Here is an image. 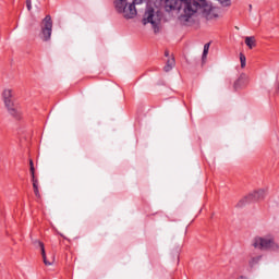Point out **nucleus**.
Returning a JSON list of instances; mask_svg holds the SVG:
<instances>
[{"label":"nucleus","instance_id":"obj_20","mask_svg":"<svg viewBox=\"0 0 279 279\" xmlns=\"http://www.w3.org/2000/svg\"><path fill=\"white\" fill-rule=\"evenodd\" d=\"M35 196L40 199V190L38 187H33Z\"/></svg>","mask_w":279,"mask_h":279},{"label":"nucleus","instance_id":"obj_6","mask_svg":"<svg viewBox=\"0 0 279 279\" xmlns=\"http://www.w3.org/2000/svg\"><path fill=\"white\" fill-rule=\"evenodd\" d=\"M160 19H161L160 13L154 11L153 8H147L144 13L142 23L143 25H147L148 23H150L153 27H156V25L160 23Z\"/></svg>","mask_w":279,"mask_h":279},{"label":"nucleus","instance_id":"obj_13","mask_svg":"<svg viewBox=\"0 0 279 279\" xmlns=\"http://www.w3.org/2000/svg\"><path fill=\"white\" fill-rule=\"evenodd\" d=\"M173 66H175V58H170L167 60V63L163 66V71L166 73H169V71H171L173 69Z\"/></svg>","mask_w":279,"mask_h":279},{"label":"nucleus","instance_id":"obj_21","mask_svg":"<svg viewBox=\"0 0 279 279\" xmlns=\"http://www.w3.org/2000/svg\"><path fill=\"white\" fill-rule=\"evenodd\" d=\"M26 7L28 11L32 10V0H26Z\"/></svg>","mask_w":279,"mask_h":279},{"label":"nucleus","instance_id":"obj_14","mask_svg":"<svg viewBox=\"0 0 279 279\" xmlns=\"http://www.w3.org/2000/svg\"><path fill=\"white\" fill-rule=\"evenodd\" d=\"M245 45L248 47V49H254V47H256V38L245 37Z\"/></svg>","mask_w":279,"mask_h":279},{"label":"nucleus","instance_id":"obj_19","mask_svg":"<svg viewBox=\"0 0 279 279\" xmlns=\"http://www.w3.org/2000/svg\"><path fill=\"white\" fill-rule=\"evenodd\" d=\"M33 189H38V180L36 177H32Z\"/></svg>","mask_w":279,"mask_h":279},{"label":"nucleus","instance_id":"obj_16","mask_svg":"<svg viewBox=\"0 0 279 279\" xmlns=\"http://www.w3.org/2000/svg\"><path fill=\"white\" fill-rule=\"evenodd\" d=\"M209 49H210V44H205L204 50H203V61L205 58H207Z\"/></svg>","mask_w":279,"mask_h":279},{"label":"nucleus","instance_id":"obj_11","mask_svg":"<svg viewBox=\"0 0 279 279\" xmlns=\"http://www.w3.org/2000/svg\"><path fill=\"white\" fill-rule=\"evenodd\" d=\"M260 260H263V255L251 256L248 259L250 269H254L256 265L260 264Z\"/></svg>","mask_w":279,"mask_h":279},{"label":"nucleus","instance_id":"obj_17","mask_svg":"<svg viewBox=\"0 0 279 279\" xmlns=\"http://www.w3.org/2000/svg\"><path fill=\"white\" fill-rule=\"evenodd\" d=\"M29 171H31V175L32 178L36 177V172H35V168H34V160H29Z\"/></svg>","mask_w":279,"mask_h":279},{"label":"nucleus","instance_id":"obj_3","mask_svg":"<svg viewBox=\"0 0 279 279\" xmlns=\"http://www.w3.org/2000/svg\"><path fill=\"white\" fill-rule=\"evenodd\" d=\"M12 97L13 92L11 88L3 89L2 100L9 114H11V117H14V119H21V111H19V109H16V107L14 106V100H12Z\"/></svg>","mask_w":279,"mask_h":279},{"label":"nucleus","instance_id":"obj_12","mask_svg":"<svg viewBox=\"0 0 279 279\" xmlns=\"http://www.w3.org/2000/svg\"><path fill=\"white\" fill-rule=\"evenodd\" d=\"M113 5L117 12L120 14V12H123L125 5H128V0H114Z\"/></svg>","mask_w":279,"mask_h":279},{"label":"nucleus","instance_id":"obj_15","mask_svg":"<svg viewBox=\"0 0 279 279\" xmlns=\"http://www.w3.org/2000/svg\"><path fill=\"white\" fill-rule=\"evenodd\" d=\"M220 5H222V8H230V5H232V1L230 0H217Z\"/></svg>","mask_w":279,"mask_h":279},{"label":"nucleus","instance_id":"obj_10","mask_svg":"<svg viewBox=\"0 0 279 279\" xmlns=\"http://www.w3.org/2000/svg\"><path fill=\"white\" fill-rule=\"evenodd\" d=\"M203 14L207 21H213V19H217V14L215 13V9L213 7H204Z\"/></svg>","mask_w":279,"mask_h":279},{"label":"nucleus","instance_id":"obj_9","mask_svg":"<svg viewBox=\"0 0 279 279\" xmlns=\"http://www.w3.org/2000/svg\"><path fill=\"white\" fill-rule=\"evenodd\" d=\"M250 82V77L245 74H241L240 77L235 81L233 88L235 90H239V88H243V86H247V83Z\"/></svg>","mask_w":279,"mask_h":279},{"label":"nucleus","instance_id":"obj_8","mask_svg":"<svg viewBox=\"0 0 279 279\" xmlns=\"http://www.w3.org/2000/svg\"><path fill=\"white\" fill-rule=\"evenodd\" d=\"M35 245H38V247H40L41 257H43L44 264L47 267H50L51 265H53V263H56V255H51L49 258H47V253L45 252V244L43 242L35 241Z\"/></svg>","mask_w":279,"mask_h":279},{"label":"nucleus","instance_id":"obj_7","mask_svg":"<svg viewBox=\"0 0 279 279\" xmlns=\"http://www.w3.org/2000/svg\"><path fill=\"white\" fill-rule=\"evenodd\" d=\"M149 0H133V3L126 4L125 8L120 11V14L123 15L124 19H134L136 16V5H141V3H147Z\"/></svg>","mask_w":279,"mask_h":279},{"label":"nucleus","instance_id":"obj_1","mask_svg":"<svg viewBox=\"0 0 279 279\" xmlns=\"http://www.w3.org/2000/svg\"><path fill=\"white\" fill-rule=\"evenodd\" d=\"M205 3L204 0H166L165 8L166 12L183 8L181 19L182 21H189L191 16H194L197 13V10L204 8Z\"/></svg>","mask_w":279,"mask_h":279},{"label":"nucleus","instance_id":"obj_4","mask_svg":"<svg viewBox=\"0 0 279 279\" xmlns=\"http://www.w3.org/2000/svg\"><path fill=\"white\" fill-rule=\"evenodd\" d=\"M260 199H265V190H257L251 192L248 195L244 196L236 204V208H242L245 204H250V202H258Z\"/></svg>","mask_w":279,"mask_h":279},{"label":"nucleus","instance_id":"obj_5","mask_svg":"<svg viewBox=\"0 0 279 279\" xmlns=\"http://www.w3.org/2000/svg\"><path fill=\"white\" fill-rule=\"evenodd\" d=\"M53 29V21H51V15H46V17L41 22V34L40 38L45 43L47 40H51V32Z\"/></svg>","mask_w":279,"mask_h":279},{"label":"nucleus","instance_id":"obj_2","mask_svg":"<svg viewBox=\"0 0 279 279\" xmlns=\"http://www.w3.org/2000/svg\"><path fill=\"white\" fill-rule=\"evenodd\" d=\"M252 245L255 250H260L262 252H279V244L271 234L255 236Z\"/></svg>","mask_w":279,"mask_h":279},{"label":"nucleus","instance_id":"obj_18","mask_svg":"<svg viewBox=\"0 0 279 279\" xmlns=\"http://www.w3.org/2000/svg\"><path fill=\"white\" fill-rule=\"evenodd\" d=\"M240 62H241V68H242V69H245V64H246L245 54L240 53Z\"/></svg>","mask_w":279,"mask_h":279},{"label":"nucleus","instance_id":"obj_22","mask_svg":"<svg viewBox=\"0 0 279 279\" xmlns=\"http://www.w3.org/2000/svg\"><path fill=\"white\" fill-rule=\"evenodd\" d=\"M166 58H169V51L165 52Z\"/></svg>","mask_w":279,"mask_h":279}]
</instances>
